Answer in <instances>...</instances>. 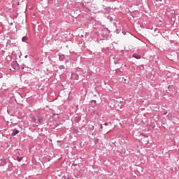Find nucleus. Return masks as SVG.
<instances>
[{
  "instance_id": "39448f33",
  "label": "nucleus",
  "mask_w": 179,
  "mask_h": 179,
  "mask_svg": "<svg viewBox=\"0 0 179 179\" xmlns=\"http://www.w3.org/2000/svg\"><path fill=\"white\" fill-rule=\"evenodd\" d=\"M17 159L19 162H22V160H23V157H17Z\"/></svg>"
},
{
  "instance_id": "6e6552de",
  "label": "nucleus",
  "mask_w": 179,
  "mask_h": 179,
  "mask_svg": "<svg viewBox=\"0 0 179 179\" xmlns=\"http://www.w3.org/2000/svg\"><path fill=\"white\" fill-rule=\"evenodd\" d=\"M41 1H43V0H41Z\"/></svg>"
},
{
  "instance_id": "20e7f679",
  "label": "nucleus",
  "mask_w": 179,
  "mask_h": 179,
  "mask_svg": "<svg viewBox=\"0 0 179 179\" xmlns=\"http://www.w3.org/2000/svg\"><path fill=\"white\" fill-rule=\"evenodd\" d=\"M22 41H23V42L27 41V36H23L22 38Z\"/></svg>"
},
{
  "instance_id": "f03ea898",
  "label": "nucleus",
  "mask_w": 179,
  "mask_h": 179,
  "mask_svg": "<svg viewBox=\"0 0 179 179\" xmlns=\"http://www.w3.org/2000/svg\"><path fill=\"white\" fill-rule=\"evenodd\" d=\"M133 57L136 58V59H141V55H139L138 54H134Z\"/></svg>"
},
{
  "instance_id": "7ed1b4c3",
  "label": "nucleus",
  "mask_w": 179,
  "mask_h": 179,
  "mask_svg": "<svg viewBox=\"0 0 179 179\" xmlns=\"http://www.w3.org/2000/svg\"><path fill=\"white\" fill-rule=\"evenodd\" d=\"M17 134H19V130H13V133H12V136H15V135H17Z\"/></svg>"
},
{
  "instance_id": "f257e3e1",
  "label": "nucleus",
  "mask_w": 179,
  "mask_h": 179,
  "mask_svg": "<svg viewBox=\"0 0 179 179\" xmlns=\"http://www.w3.org/2000/svg\"><path fill=\"white\" fill-rule=\"evenodd\" d=\"M37 118H38V122L36 117H32V121L33 122H34V124H33L34 127H38V124H41V121H43V117L37 116Z\"/></svg>"
},
{
  "instance_id": "423d86ee",
  "label": "nucleus",
  "mask_w": 179,
  "mask_h": 179,
  "mask_svg": "<svg viewBox=\"0 0 179 179\" xmlns=\"http://www.w3.org/2000/svg\"><path fill=\"white\" fill-rule=\"evenodd\" d=\"M25 58H27V55L25 56Z\"/></svg>"
},
{
  "instance_id": "0eeeda50",
  "label": "nucleus",
  "mask_w": 179,
  "mask_h": 179,
  "mask_svg": "<svg viewBox=\"0 0 179 179\" xmlns=\"http://www.w3.org/2000/svg\"><path fill=\"white\" fill-rule=\"evenodd\" d=\"M105 125H107V123H105Z\"/></svg>"
}]
</instances>
